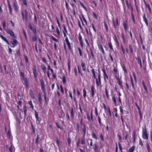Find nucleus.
<instances>
[{"instance_id": "obj_18", "label": "nucleus", "mask_w": 152, "mask_h": 152, "mask_svg": "<svg viewBox=\"0 0 152 152\" xmlns=\"http://www.w3.org/2000/svg\"><path fill=\"white\" fill-rule=\"evenodd\" d=\"M142 84L143 87L145 91V92L142 91V90L141 89L142 91V95H143L145 93H148V90L147 88L146 87V85L145 84V83L144 81H142Z\"/></svg>"}, {"instance_id": "obj_57", "label": "nucleus", "mask_w": 152, "mask_h": 152, "mask_svg": "<svg viewBox=\"0 0 152 152\" xmlns=\"http://www.w3.org/2000/svg\"><path fill=\"white\" fill-rule=\"evenodd\" d=\"M121 66L124 72V73L125 74H127L128 73L127 71L126 70V68L125 66L124 65L123 66Z\"/></svg>"}, {"instance_id": "obj_20", "label": "nucleus", "mask_w": 152, "mask_h": 152, "mask_svg": "<svg viewBox=\"0 0 152 152\" xmlns=\"http://www.w3.org/2000/svg\"><path fill=\"white\" fill-rule=\"evenodd\" d=\"M122 24L124 27V30L125 31H126L129 28L127 20H124Z\"/></svg>"}, {"instance_id": "obj_24", "label": "nucleus", "mask_w": 152, "mask_h": 152, "mask_svg": "<svg viewBox=\"0 0 152 152\" xmlns=\"http://www.w3.org/2000/svg\"><path fill=\"white\" fill-rule=\"evenodd\" d=\"M80 65L82 67V69L84 72L86 71V67L85 62L83 61L80 62Z\"/></svg>"}, {"instance_id": "obj_39", "label": "nucleus", "mask_w": 152, "mask_h": 152, "mask_svg": "<svg viewBox=\"0 0 152 152\" xmlns=\"http://www.w3.org/2000/svg\"><path fill=\"white\" fill-rule=\"evenodd\" d=\"M90 67L92 68L91 71V73H92V74L93 75L94 78V79H96V78H97V77L96 76V74L95 73L94 69H93L92 67L91 66H90Z\"/></svg>"}, {"instance_id": "obj_40", "label": "nucleus", "mask_w": 152, "mask_h": 152, "mask_svg": "<svg viewBox=\"0 0 152 152\" xmlns=\"http://www.w3.org/2000/svg\"><path fill=\"white\" fill-rule=\"evenodd\" d=\"M59 113L60 114H58V116L60 118H62L64 116L65 114L62 110H61Z\"/></svg>"}, {"instance_id": "obj_61", "label": "nucleus", "mask_w": 152, "mask_h": 152, "mask_svg": "<svg viewBox=\"0 0 152 152\" xmlns=\"http://www.w3.org/2000/svg\"><path fill=\"white\" fill-rule=\"evenodd\" d=\"M77 68L78 73L81 75V76L82 77L83 76V74L81 72V69L79 65L77 66Z\"/></svg>"}, {"instance_id": "obj_27", "label": "nucleus", "mask_w": 152, "mask_h": 152, "mask_svg": "<svg viewBox=\"0 0 152 152\" xmlns=\"http://www.w3.org/2000/svg\"><path fill=\"white\" fill-rule=\"evenodd\" d=\"M98 46L99 50L100 51H102V54L104 55L105 54V53L104 50V49L102 44H98Z\"/></svg>"}, {"instance_id": "obj_36", "label": "nucleus", "mask_w": 152, "mask_h": 152, "mask_svg": "<svg viewBox=\"0 0 152 152\" xmlns=\"http://www.w3.org/2000/svg\"><path fill=\"white\" fill-rule=\"evenodd\" d=\"M0 37L1 39L3 40L4 41L7 43L8 45H10V43L6 39V38L4 37V36L1 35H0Z\"/></svg>"}, {"instance_id": "obj_35", "label": "nucleus", "mask_w": 152, "mask_h": 152, "mask_svg": "<svg viewBox=\"0 0 152 152\" xmlns=\"http://www.w3.org/2000/svg\"><path fill=\"white\" fill-rule=\"evenodd\" d=\"M68 47L69 50L71 53L72 54H73V52L72 49V47L71 45V44L70 43L68 44H66Z\"/></svg>"}, {"instance_id": "obj_55", "label": "nucleus", "mask_w": 152, "mask_h": 152, "mask_svg": "<svg viewBox=\"0 0 152 152\" xmlns=\"http://www.w3.org/2000/svg\"><path fill=\"white\" fill-rule=\"evenodd\" d=\"M135 146L134 145H133L129 148L128 150V152H133L135 149Z\"/></svg>"}, {"instance_id": "obj_25", "label": "nucleus", "mask_w": 152, "mask_h": 152, "mask_svg": "<svg viewBox=\"0 0 152 152\" xmlns=\"http://www.w3.org/2000/svg\"><path fill=\"white\" fill-rule=\"evenodd\" d=\"M38 100L39 102V110H40L42 108L43 99L41 97H38Z\"/></svg>"}, {"instance_id": "obj_19", "label": "nucleus", "mask_w": 152, "mask_h": 152, "mask_svg": "<svg viewBox=\"0 0 152 152\" xmlns=\"http://www.w3.org/2000/svg\"><path fill=\"white\" fill-rule=\"evenodd\" d=\"M131 5V16L132 18V20L134 24H136V22L134 18V16L133 13V9L132 6Z\"/></svg>"}, {"instance_id": "obj_16", "label": "nucleus", "mask_w": 152, "mask_h": 152, "mask_svg": "<svg viewBox=\"0 0 152 152\" xmlns=\"http://www.w3.org/2000/svg\"><path fill=\"white\" fill-rule=\"evenodd\" d=\"M34 111L35 112L34 115L36 118V123L37 124V122H38V124H39L40 123V121H41L42 119L41 118L39 117L38 113L35 110H34Z\"/></svg>"}, {"instance_id": "obj_56", "label": "nucleus", "mask_w": 152, "mask_h": 152, "mask_svg": "<svg viewBox=\"0 0 152 152\" xmlns=\"http://www.w3.org/2000/svg\"><path fill=\"white\" fill-rule=\"evenodd\" d=\"M121 38L123 39V42L125 44L126 42V39L124 36L123 32H122L121 34Z\"/></svg>"}, {"instance_id": "obj_10", "label": "nucleus", "mask_w": 152, "mask_h": 152, "mask_svg": "<svg viewBox=\"0 0 152 152\" xmlns=\"http://www.w3.org/2000/svg\"><path fill=\"white\" fill-rule=\"evenodd\" d=\"M28 27L29 29L32 31L34 35L36 34L37 33V30L36 29L37 27L34 25H32L30 23L28 25Z\"/></svg>"}, {"instance_id": "obj_6", "label": "nucleus", "mask_w": 152, "mask_h": 152, "mask_svg": "<svg viewBox=\"0 0 152 152\" xmlns=\"http://www.w3.org/2000/svg\"><path fill=\"white\" fill-rule=\"evenodd\" d=\"M81 144V139L80 138H79L78 139L77 141L76 142V145L78 147H79V150L80 152H85V147H83V149H82L81 148V147H82V146L80 145V144Z\"/></svg>"}, {"instance_id": "obj_30", "label": "nucleus", "mask_w": 152, "mask_h": 152, "mask_svg": "<svg viewBox=\"0 0 152 152\" xmlns=\"http://www.w3.org/2000/svg\"><path fill=\"white\" fill-rule=\"evenodd\" d=\"M18 71L20 77L23 80L24 79H26V77H25V73L21 71V69H19Z\"/></svg>"}, {"instance_id": "obj_2", "label": "nucleus", "mask_w": 152, "mask_h": 152, "mask_svg": "<svg viewBox=\"0 0 152 152\" xmlns=\"http://www.w3.org/2000/svg\"><path fill=\"white\" fill-rule=\"evenodd\" d=\"M86 126L85 124H83V128L82 129V130L83 131V136L82 137V138L81 139V144L82 145H85L86 143V139L85 136L86 134Z\"/></svg>"}, {"instance_id": "obj_17", "label": "nucleus", "mask_w": 152, "mask_h": 152, "mask_svg": "<svg viewBox=\"0 0 152 152\" xmlns=\"http://www.w3.org/2000/svg\"><path fill=\"white\" fill-rule=\"evenodd\" d=\"M39 82L41 84V89L43 92H45V83L43 79L40 80Z\"/></svg>"}, {"instance_id": "obj_33", "label": "nucleus", "mask_w": 152, "mask_h": 152, "mask_svg": "<svg viewBox=\"0 0 152 152\" xmlns=\"http://www.w3.org/2000/svg\"><path fill=\"white\" fill-rule=\"evenodd\" d=\"M135 58L137 60V63L138 64H139L140 65V69H141L142 66L141 60L139 56H138L137 58L135 57Z\"/></svg>"}, {"instance_id": "obj_46", "label": "nucleus", "mask_w": 152, "mask_h": 152, "mask_svg": "<svg viewBox=\"0 0 152 152\" xmlns=\"http://www.w3.org/2000/svg\"><path fill=\"white\" fill-rule=\"evenodd\" d=\"M55 124L56 125V126L58 129H60V130H63V128L62 126H61L59 124H58V122H55Z\"/></svg>"}, {"instance_id": "obj_7", "label": "nucleus", "mask_w": 152, "mask_h": 152, "mask_svg": "<svg viewBox=\"0 0 152 152\" xmlns=\"http://www.w3.org/2000/svg\"><path fill=\"white\" fill-rule=\"evenodd\" d=\"M7 3L8 7L9 12V14L11 15H13V9L12 7V5L11 4L10 1V0H7Z\"/></svg>"}, {"instance_id": "obj_47", "label": "nucleus", "mask_w": 152, "mask_h": 152, "mask_svg": "<svg viewBox=\"0 0 152 152\" xmlns=\"http://www.w3.org/2000/svg\"><path fill=\"white\" fill-rule=\"evenodd\" d=\"M83 96L85 99H86V97L87 96V91L86 90L85 88H84L83 89Z\"/></svg>"}, {"instance_id": "obj_12", "label": "nucleus", "mask_w": 152, "mask_h": 152, "mask_svg": "<svg viewBox=\"0 0 152 152\" xmlns=\"http://www.w3.org/2000/svg\"><path fill=\"white\" fill-rule=\"evenodd\" d=\"M95 89L94 86L92 85L91 87V97L93 98L94 97L95 93Z\"/></svg>"}, {"instance_id": "obj_11", "label": "nucleus", "mask_w": 152, "mask_h": 152, "mask_svg": "<svg viewBox=\"0 0 152 152\" xmlns=\"http://www.w3.org/2000/svg\"><path fill=\"white\" fill-rule=\"evenodd\" d=\"M115 29L117 28V26H119L120 25V23L119 22L118 19L117 18H115V21L114 19L112 20Z\"/></svg>"}, {"instance_id": "obj_41", "label": "nucleus", "mask_w": 152, "mask_h": 152, "mask_svg": "<svg viewBox=\"0 0 152 152\" xmlns=\"http://www.w3.org/2000/svg\"><path fill=\"white\" fill-rule=\"evenodd\" d=\"M87 143L88 145H89L90 146H92L93 144V140L90 138L88 139Z\"/></svg>"}, {"instance_id": "obj_44", "label": "nucleus", "mask_w": 152, "mask_h": 152, "mask_svg": "<svg viewBox=\"0 0 152 152\" xmlns=\"http://www.w3.org/2000/svg\"><path fill=\"white\" fill-rule=\"evenodd\" d=\"M40 139V137L39 135L38 134H37V137L36 139L35 143L36 145H37L39 143V141H40L41 139H40Z\"/></svg>"}, {"instance_id": "obj_5", "label": "nucleus", "mask_w": 152, "mask_h": 152, "mask_svg": "<svg viewBox=\"0 0 152 152\" xmlns=\"http://www.w3.org/2000/svg\"><path fill=\"white\" fill-rule=\"evenodd\" d=\"M101 70L103 73V76L104 81L106 83L107 82V80H109V78L104 66H103L101 68Z\"/></svg>"}, {"instance_id": "obj_52", "label": "nucleus", "mask_w": 152, "mask_h": 152, "mask_svg": "<svg viewBox=\"0 0 152 152\" xmlns=\"http://www.w3.org/2000/svg\"><path fill=\"white\" fill-rule=\"evenodd\" d=\"M112 101L115 105H116L117 104V102L116 98L115 95H113L112 97Z\"/></svg>"}, {"instance_id": "obj_38", "label": "nucleus", "mask_w": 152, "mask_h": 152, "mask_svg": "<svg viewBox=\"0 0 152 152\" xmlns=\"http://www.w3.org/2000/svg\"><path fill=\"white\" fill-rule=\"evenodd\" d=\"M23 111L24 113V115L25 117L26 116V113L28 110V109H27V107L26 105L24 104L23 105Z\"/></svg>"}, {"instance_id": "obj_42", "label": "nucleus", "mask_w": 152, "mask_h": 152, "mask_svg": "<svg viewBox=\"0 0 152 152\" xmlns=\"http://www.w3.org/2000/svg\"><path fill=\"white\" fill-rule=\"evenodd\" d=\"M29 94L31 97L32 99H35L34 94V93L32 91V90L31 89H30V90Z\"/></svg>"}, {"instance_id": "obj_54", "label": "nucleus", "mask_w": 152, "mask_h": 152, "mask_svg": "<svg viewBox=\"0 0 152 152\" xmlns=\"http://www.w3.org/2000/svg\"><path fill=\"white\" fill-rule=\"evenodd\" d=\"M51 72L52 73V76L54 79H56V74L55 73H54V71L53 69H52L51 70H50Z\"/></svg>"}, {"instance_id": "obj_1", "label": "nucleus", "mask_w": 152, "mask_h": 152, "mask_svg": "<svg viewBox=\"0 0 152 152\" xmlns=\"http://www.w3.org/2000/svg\"><path fill=\"white\" fill-rule=\"evenodd\" d=\"M147 129L146 125H145L142 127V137L144 140H148L149 137V134L147 132Z\"/></svg>"}, {"instance_id": "obj_29", "label": "nucleus", "mask_w": 152, "mask_h": 152, "mask_svg": "<svg viewBox=\"0 0 152 152\" xmlns=\"http://www.w3.org/2000/svg\"><path fill=\"white\" fill-rule=\"evenodd\" d=\"M92 148L94 149L95 152H97L98 151V150L99 149V146L96 143H94L93 145Z\"/></svg>"}, {"instance_id": "obj_37", "label": "nucleus", "mask_w": 152, "mask_h": 152, "mask_svg": "<svg viewBox=\"0 0 152 152\" xmlns=\"http://www.w3.org/2000/svg\"><path fill=\"white\" fill-rule=\"evenodd\" d=\"M98 122L100 126L101 127H102L103 126H105L104 125V124L102 122L101 119V118L99 115L98 116Z\"/></svg>"}, {"instance_id": "obj_51", "label": "nucleus", "mask_w": 152, "mask_h": 152, "mask_svg": "<svg viewBox=\"0 0 152 152\" xmlns=\"http://www.w3.org/2000/svg\"><path fill=\"white\" fill-rule=\"evenodd\" d=\"M28 103L30 106V108H31L32 109H34V106L31 100H30L29 101H28Z\"/></svg>"}, {"instance_id": "obj_14", "label": "nucleus", "mask_w": 152, "mask_h": 152, "mask_svg": "<svg viewBox=\"0 0 152 152\" xmlns=\"http://www.w3.org/2000/svg\"><path fill=\"white\" fill-rule=\"evenodd\" d=\"M33 73L34 75V77L35 80L37 81V80L38 73L37 72V70L36 66L34 67L32 69Z\"/></svg>"}, {"instance_id": "obj_58", "label": "nucleus", "mask_w": 152, "mask_h": 152, "mask_svg": "<svg viewBox=\"0 0 152 152\" xmlns=\"http://www.w3.org/2000/svg\"><path fill=\"white\" fill-rule=\"evenodd\" d=\"M146 148L148 151V152H151V148L148 143L147 142L146 143Z\"/></svg>"}, {"instance_id": "obj_23", "label": "nucleus", "mask_w": 152, "mask_h": 152, "mask_svg": "<svg viewBox=\"0 0 152 152\" xmlns=\"http://www.w3.org/2000/svg\"><path fill=\"white\" fill-rule=\"evenodd\" d=\"M17 102L18 105L17 106V108H18L21 112H23V110L21 109L20 108V107H22V102L21 100L17 101Z\"/></svg>"}, {"instance_id": "obj_26", "label": "nucleus", "mask_w": 152, "mask_h": 152, "mask_svg": "<svg viewBox=\"0 0 152 152\" xmlns=\"http://www.w3.org/2000/svg\"><path fill=\"white\" fill-rule=\"evenodd\" d=\"M91 136L92 138L96 140L99 139V138L97 136L94 131H92L91 132Z\"/></svg>"}, {"instance_id": "obj_15", "label": "nucleus", "mask_w": 152, "mask_h": 152, "mask_svg": "<svg viewBox=\"0 0 152 152\" xmlns=\"http://www.w3.org/2000/svg\"><path fill=\"white\" fill-rule=\"evenodd\" d=\"M78 39L79 40L80 46L82 48H83V40H82V36H81L80 33H78Z\"/></svg>"}, {"instance_id": "obj_31", "label": "nucleus", "mask_w": 152, "mask_h": 152, "mask_svg": "<svg viewBox=\"0 0 152 152\" xmlns=\"http://www.w3.org/2000/svg\"><path fill=\"white\" fill-rule=\"evenodd\" d=\"M144 2L145 4V7L148 9L149 13H151V10L150 5L148 4H147L145 0H144Z\"/></svg>"}, {"instance_id": "obj_63", "label": "nucleus", "mask_w": 152, "mask_h": 152, "mask_svg": "<svg viewBox=\"0 0 152 152\" xmlns=\"http://www.w3.org/2000/svg\"><path fill=\"white\" fill-rule=\"evenodd\" d=\"M2 26L3 29L5 31L6 30V21L4 20L2 22Z\"/></svg>"}, {"instance_id": "obj_34", "label": "nucleus", "mask_w": 152, "mask_h": 152, "mask_svg": "<svg viewBox=\"0 0 152 152\" xmlns=\"http://www.w3.org/2000/svg\"><path fill=\"white\" fill-rule=\"evenodd\" d=\"M114 37L113 38L114 41L116 44L117 47L119 48L120 46L119 42L116 36L115 35H114Z\"/></svg>"}, {"instance_id": "obj_62", "label": "nucleus", "mask_w": 152, "mask_h": 152, "mask_svg": "<svg viewBox=\"0 0 152 152\" xmlns=\"http://www.w3.org/2000/svg\"><path fill=\"white\" fill-rule=\"evenodd\" d=\"M99 134V137L100 138L102 142L104 141V138L102 133L101 132H100Z\"/></svg>"}, {"instance_id": "obj_49", "label": "nucleus", "mask_w": 152, "mask_h": 152, "mask_svg": "<svg viewBox=\"0 0 152 152\" xmlns=\"http://www.w3.org/2000/svg\"><path fill=\"white\" fill-rule=\"evenodd\" d=\"M68 70L69 72V73L71 72V66L70 61L68 59L67 61Z\"/></svg>"}, {"instance_id": "obj_3", "label": "nucleus", "mask_w": 152, "mask_h": 152, "mask_svg": "<svg viewBox=\"0 0 152 152\" xmlns=\"http://www.w3.org/2000/svg\"><path fill=\"white\" fill-rule=\"evenodd\" d=\"M21 16L22 20L24 21L25 20L26 21L28 20V13L27 11V9H26L24 10V11H22L21 12Z\"/></svg>"}, {"instance_id": "obj_4", "label": "nucleus", "mask_w": 152, "mask_h": 152, "mask_svg": "<svg viewBox=\"0 0 152 152\" xmlns=\"http://www.w3.org/2000/svg\"><path fill=\"white\" fill-rule=\"evenodd\" d=\"M12 6L14 11L16 13L19 12V7L16 1L13 2L12 4Z\"/></svg>"}, {"instance_id": "obj_13", "label": "nucleus", "mask_w": 152, "mask_h": 152, "mask_svg": "<svg viewBox=\"0 0 152 152\" xmlns=\"http://www.w3.org/2000/svg\"><path fill=\"white\" fill-rule=\"evenodd\" d=\"M142 18L143 21L147 27L148 26V20L147 19V18L146 17V15L145 13L143 14L142 15Z\"/></svg>"}, {"instance_id": "obj_43", "label": "nucleus", "mask_w": 152, "mask_h": 152, "mask_svg": "<svg viewBox=\"0 0 152 152\" xmlns=\"http://www.w3.org/2000/svg\"><path fill=\"white\" fill-rule=\"evenodd\" d=\"M96 80V87L99 86H101V80H97V77L96 79H95Z\"/></svg>"}, {"instance_id": "obj_9", "label": "nucleus", "mask_w": 152, "mask_h": 152, "mask_svg": "<svg viewBox=\"0 0 152 152\" xmlns=\"http://www.w3.org/2000/svg\"><path fill=\"white\" fill-rule=\"evenodd\" d=\"M15 38H11L10 39V42L12 45H10L11 47L14 48L18 44V41Z\"/></svg>"}, {"instance_id": "obj_64", "label": "nucleus", "mask_w": 152, "mask_h": 152, "mask_svg": "<svg viewBox=\"0 0 152 152\" xmlns=\"http://www.w3.org/2000/svg\"><path fill=\"white\" fill-rule=\"evenodd\" d=\"M23 5L25 6L26 7H27V1L26 0H22Z\"/></svg>"}, {"instance_id": "obj_45", "label": "nucleus", "mask_w": 152, "mask_h": 152, "mask_svg": "<svg viewBox=\"0 0 152 152\" xmlns=\"http://www.w3.org/2000/svg\"><path fill=\"white\" fill-rule=\"evenodd\" d=\"M108 45L110 49L112 51H113L114 49L110 39L109 40V41L108 43Z\"/></svg>"}, {"instance_id": "obj_48", "label": "nucleus", "mask_w": 152, "mask_h": 152, "mask_svg": "<svg viewBox=\"0 0 152 152\" xmlns=\"http://www.w3.org/2000/svg\"><path fill=\"white\" fill-rule=\"evenodd\" d=\"M60 79L62 80L63 84L65 85L66 83V81L65 75L64 74L62 77V78L61 77H60Z\"/></svg>"}, {"instance_id": "obj_60", "label": "nucleus", "mask_w": 152, "mask_h": 152, "mask_svg": "<svg viewBox=\"0 0 152 152\" xmlns=\"http://www.w3.org/2000/svg\"><path fill=\"white\" fill-rule=\"evenodd\" d=\"M105 94L107 98V99H110V96L108 94V92L107 91V88L106 87L105 89Z\"/></svg>"}, {"instance_id": "obj_21", "label": "nucleus", "mask_w": 152, "mask_h": 152, "mask_svg": "<svg viewBox=\"0 0 152 152\" xmlns=\"http://www.w3.org/2000/svg\"><path fill=\"white\" fill-rule=\"evenodd\" d=\"M24 82L25 88L26 90H28L29 88V83L27 78L23 80Z\"/></svg>"}, {"instance_id": "obj_59", "label": "nucleus", "mask_w": 152, "mask_h": 152, "mask_svg": "<svg viewBox=\"0 0 152 152\" xmlns=\"http://www.w3.org/2000/svg\"><path fill=\"white\" fill-rule=\"evenodd\" d=\"M129 47L131 54H133L134 53L133 47L131 45H129Z\"/></svg>"}, {"instance_id": "obj_53", "label": "nucleus", "mask_w": 152, "mask_h": 152, "mask_svg": "<svg viewBox=\"0 0 152 152\" xmlns=\"http://www.w3.org/2000/svg\"><path fill=\"white\" fill-rule=\"evenodd\" d=\"M44 93V99L45 101V102L46 104H48V101H49V99H48V100H47V95L45 93V92H43Z\"/></svg>"}, {"instance_id": "obj_32", "label": "nucleus", "mask_w": 152, "mask_h": 152, "mask_svg": "<svg viewBox=\"0 0 152 152\" xmlns=\"http://www.w3.org/2000/svg\"><path fill=\"white\" fill-rule=\"evenodd\" d=\"M112 73L115 76V77L116 76H117V74L118 75V69L117 68H115L114 67V69H113Z\"/></svg>"}, {"instance_id": "obj_28", "label": "nucleus", "mask_w": 152, "mask_h": 152, "mask_svg": "<svg viewBox=\"0 0 152 152\" xmlns=\"http://www.w3.org/2000/svg\"><path fill=\"white\" fill-rule=\"evenodd\" d=\"M70 113L71 118L73 120L74 118L75 111L73 108L72 107L70 109Z\"/></svg>"}, {"instance_id": "obj_50", "label": "nucleus", "mask_w": 152, "mask_h": 152, "mask_svg": "<svg viewBox=\"0 0 152 152\" xmlns=\"http://www.w3.org/2000/svg\"><path fill=\"white\" fill-rule=\"evenodd\" d=\"M7 135L9 140H10L11 138L12 137L10 130L8 131L7 133Z\"/></svg>"}, {"instance_id": "obj_8", "label": "nucleus", "mask_w": 152, "mask_h": 152, "mask_svg": "<svg viewBox=\"0 0 152 152\" xmlns=\"http://www.w3.org/2000/svg\"><path fill=\"white\" fill-rule=\"evenodd\" d=\"M5 31L6 32L10 34L11 38H16V37L15 36L14 32L12 30L10 29H7Z\"/></svg>"}, {"instance_id": "obj_22", "label": "nucleus", "mask_w": 152, "mask_h": 152, "mask_svg": "<svg viewBox=\"0 0 152 152\" xmlns=\"http://www.w3.org/2000/svg\"><path fill=\"white\" fill-rule=\"evenodd\" d=\"M115 78L116 79L117 82L119 86L120 87H122L123 86V84L122 81L120 79L119 77H118V76L115 77Z\"/></svg>"}]
</instances>
